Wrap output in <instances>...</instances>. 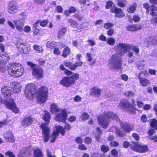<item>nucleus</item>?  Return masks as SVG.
Listing matches in <instances>:
<instances>
[{
  "mask_svg": "<svg viewBox=\"0 0 157 157\" xmlns=\"http://www.w3.org/2000/svg\"><path fill=\"white\" fill-rule=\"evenodd\" d=\"M25 43L19 41L16 44V47L18 49V51L20 52V50L21 49H23L25 47Z\"/></svg>",
  "mask_w": 157,
  "mask_h": 157,
  "instance_id": "30",
  "label": "nucleus"
},
{
  "mask_svg": "<svg viewBox=\"0 0 157 157\" xmlns=\"http://www.w3.org/2000/svg\"><path fill=\"white\" fill-rule=\"evenodd\" d=\"M117 120V116L112 112H107L104 114L100 115L98 117V121L99 125L103 128H106L109 124L108 119Z\"/></svg>",
  "mask_w": 157,
  "mask_h": 157,
  "instance_id": "5",
  "label": "nucleus"
},
{
  "mask_svg": "<svg viewBox=\"0 0 157 157\" xmlns=\"http://www.w3.org/2000/svg\"><path fill=\"white\" fill-rule=\"evenodd\" d=\"M64 64L66 67H69L71 70V67L73 66V64L70 62H64Z\"/></svg>",
  "mask_w": 157,
  "mask_h": 157,
  "instance_id": "55",
  "label": "nucleus"
},
{
  "mask_svg": "<svg viewBox=\"0 0 157 157\" xmlns=\"http://www.w3.org/2000/svg\"><path fill=\"white\" fill-rule=\"evenodd\" d=\"M82 41L81 40H78L73 41V44L75 47H77V46L81 44Z\"/></svg>",
  "mask_w": 157,
  "mask_h": 157,
  "instance_id": "45",
  "label": "nucleus"
},
{
  "mask_svg": "<svg viewBox=\"0 0 157 157\" xmlns=\"http://www.w3.org/2000/svg\"><path fill=\"white\" fill-rule=\"evenodd\" d=\"M67 117V114L66 109H63L56 114L55 119L58 121L64 122L66 121Z\"/></svg>",
  "mask_w": 157,
  "mask_h": 157,
  "instance_id": "12",
  "label": "nucleus"
},
{
  "mask_svg": "<svg viewBox=\"0 0 157 157\" xmlns=\"http://www.w3.org/2000/svg\"><path fill=\"white\" fill-rule=\"evenodd\" d=\"M89 25V24L87 22H83L79 26V29L75 30V31H77L78 32L82 31L84 29L88 27Z\"/></svg>",
  "mask_w": 157,
  "mask_h": 157,
  "instance_id": "25",
  "label": "nucleus"
},
{
  "mask_svg": "<svg viewBox=\"0 0 157 157\" xmlns=\"http://www.w3.org/2000/svg\"><path fill=\"white\" fill-rule=\"evenodd\" d=\"M31 153L29 148L22 149L20 151L18 157H28Z\"/></svg>",
  "mask_w": 157,
  "mask_h": 157,
  "instance_id": "20",
  "label": "nucleus"
},
{
  "mask_svg": "<svg viewBox=\"0 0 157 157\" xmlns=\"http://www.w3.org/2000/svg\"><path fill=\"white\" fill-rule=\"evenodd\" d=\"M27 64L32 67V75L35 78L40 79L43 77L44 71L41 68L35 67L36 65L30 62H27Z\"/></svg>",
  "mask_w": 157,
  "mask_h": 157,
  "instance_id": "9",
  "label": "nucleus"
},
{
  "mask_svg": "<svg viewBox=\"0 0 157 157\" xmlns=\"http://www.w3.org/2000/svg\"><path fill=\"white\" fill-rule=\"evenodd\" d=\"M32 122V118L30 117H27L23 119L21 122V124L24 126H27L30 125Z\"/></svg>",
  "mask_w": 157,
  "mask_h": 157,
  "instance_id": "21",
  "label": "nucleus"
},
{
  "mask_svg": "<svg viewBox=\"0 0 157 157\" xmlns=\"http://www.w3.org/2000/svg\"><path fill=\"white\" fill-rule=\"evenodd\" d=\"M19 15L22 17V18H19L20 19H23L25 21V19L27 18V15L26 13L24 12H22L19 14Z\"/></svg>",
  "mask_w": 157,
  "mask_h": 157,
  "instance_id": "61",
  "label": "nucleus"
},
{
  "mask_svg": "<svg viewBox=\"0 0 157 157\" xmlns=\"http://www.w3.org/2000/svg\"><path fill=\"white\" fill-rule=\"evenodd\" d=\"M34 154L36 157H41L42 155V153L41 150L38 148L34 150Z\"/></svg>",
  "mask_w": 157,
  "mask_h": 157,
  "instance_id": "34",
  "label": "nucleus"
},
{
  "mask_svg": "<svg viewBox=\"0 0 157 157\" xmlns=\"http://www.w3.org/2000/svg\"><path fill=\"white\" fill-rule=\"evenodd\" d=\"M63 109L59 108V106L55 103H53L50 106V111L52 113H58Z\"/></svg>",
  "mask_w": 157,
  "mask_h": 157,
  "instance_id": "23",
  "label": "nucleus"
},
{
  "mask_svg": "<svg viewBox=\"0 0 157 157\" xmlns=\"http://www.w3.org/2000/svg\"><path fill=\"white\" fill-rule=\"evenodd\" d=\"M115 133L119 137H122L124 136L123 132L118 128H117Z\"/></svg>",
  "mask_w": 157,
  "mask_h": 157,
  "instance_id": "50",
  "label": "nucleus"
},
{
  "mask_svg": "<svg viewBox=\"0 0 157 157\" xmlns=\"http://www.w3.org/2000/svg\"><path fill=\"white\" fill-rule=\"evenodd\" d=\"M55 10L57 12L61 13L63 12V9L62 7L60 6H57L55 9Z\"/></svg>",
  "mask_w": 157,
  "mask_h": 157,
  "instance_id": "49",
  "label": "nucleus"
},
{
  "mask_svg": "<svg viewBox=\"0 0 157 157\" xmlns=\"http://www.w3.org/2000/svg\"><path fill=\"white\" fill-rule=\"evenodd\" d=\"M118 2V5L121 7H124L126 4L127 2L126 0H117Z\"/></svg>",
  "mask_w": 157,
  "mask_h": 157,
  "instance_id": "42",
  "label": "nucleus"
},
{
  "mask_svg": "<svg viewBox=\"0 0 157 157\" xmlns=\"http://www.w3.org/2000/svg\"><path fill=\"white\" fill-rule=\"evenodd\" d=\"M151 125L155 129L157 130V120L155 119H152L151 122Z\"/></svg>",
  "mask_w": 157,
  "mask_h": 157,
  "instance_id": "43",
  "label": "nucleus"
},
{
  "mask_svg": "<svg viewBox=\"0 0 157 157\" xmlns=\"http://www.w3.org/2000/svg\"><path fill=\"white\" fill-rule=\"evenodd\" d=\"M101 150L104 152H107L109 150L108 147L105 145H102L101 147Z\"/></svg>",
  "mask_w": 157,
  "mask_h": 157,
  "instance_id": "51",
  "label": "nucleus"
},
{
  "mask_svg": "<svg viewBox=\"0 0 157 157\" xmlns=\"http://www.w3.org/2000/svg\"><path fill=\"white\" fill-rule=\"evenodd\" d=\"M151 15L152 16L156 15V11H157V7H155L153 5L151 6Z\"/></svg>",
  "mask_w": 157,
  "mask_h": 157,
  "instance_id": "36",
  "label": "nucleus"
},
{
  "mask_svg": "<svg viewBox=\"0 0 157 157\" xmlns=\"http://www.w3.org/2000/svg\"><path fill=\"white\" fill-rule=\"evenodd\" d=\"M5 155L7 156H8L9 157H15L13 153L10 151H8L6 152Z\"/></svg>",
  "mask_w": 157,
  "mask_h": 157,
  "instance_id": "64",
  "label": "nucleus"
},
{
  "mask_svg": "<svg viewBox=\"0 0 157 157\" xmlns=\"http://www.w3.org/2000/svg\"><path fill=\"white\" fill-rule=\"evenodd\" d=\"M10 65L8 68V71L9 75L11 76L17 78L23 75L24 69L21 64L13 63Z\"/></svg>",
  "mask_w": 157,
  "mask_h": 157,
  "instance_id": "6",
  "label": "nucleus"
},
{
  "mask_svg": "<svg viewBox=\"0 0 157 157\" xmlns=\"http://www.w3.org/2000/svg\"><path fill=\"white\" fill-rule=\"evenodd\" d=\"M96 132H97V133L95 135V139L96 141H99L100 135L101 133V132L99 128H97Z\"/></svg>",
  "mask_w": 157,
  "mask_h": 157,
  "instance_id": "41",
  "label": "nucleus"
},
{
  "mask_svg": "<svg viewBox=\"0 0 157 157\" xmlns=\"http://www.w3.org/2000/svg\"><path fill=\"white\" fill-rule=\"evenodd\" d=\"M89 116L87 113L83 112L80 118L82 121H85L89 118Z\"/></svg>",
  "mask_w": 157,
  "mask_h": 157,
  "instance_id": "38",
  "label": "nucleus"
},
{
  "mask_svg": "<svg viewBox=\"0 0 157 157\" xmlns=\"http://www.w3.org/2000/svg\"><path fill=\"white\" fill-rule=\"evenodd\" d=\"M140 17L138 15H134L133 17V20L135 22H138L140 20Z\"/></svg>",
  "mask_w": 157,
  "mask_h": 157,
  "instance_id": "52",
  "label": "nucleus"
},
{
  "mask_svg": "<svg viewBox=\"0 0 157 157\" xmlns=\"http://www.w3.org/2000/svg\"><path fill=\"white\" fill-rule=\"evenodd\" d=\"M121 127L124 132H128L132 131L133 128V126L127 123H122L121 124Z\"/></svg>",
  "mask_w": 157,
  "mask_h": 157,
  "instance_id": "18",
  "label": "nucleus"
},
{
  "mask_svg": "<svg viewBox=\"0 0 157 157\" xmlns=\"http://www.w3.org/2000/svg\"><path fill=\"white\" fill-rule=\"evenodd\" d=\"M128 44L120 43L115 46L114 49L117 54L111 56L108 61V66L111 70L120 69L122 65L121 56L128 52Z\"/></svg>",
  "mask_w": 157,
  "mask_h": 157,
  "instance_id": "2",
  "label": "nucleus"
},
{
  "mask_svg": "<svg viewBox=\"0 0 157 157\" xmlns=\"http://www.w3.org/2000/svg\"><path fill=\"white\" fill-rule=\"evenodd\" d=\"M7 22L11 28L14 29L15 28L17 31L21 32L23 30L25 21L23 19L18 18L13 20V23L10 20L7 21Z\"/></svg>",
  "mask_w": 157,
  "mask_h": 157,
  "instance_id": "8",
  "label": "nucleus"
},
{
  "mask_svg": "<svg viewBox=\"0 0 157 157\" xmlns=\"http://www.w3.org/2000/svg\"><path fill=\"white\" fill-rule=\"evenodd\" d=\"M89 45L92 47L96 45L95 42L93 40H89L87 41Z\"/></svg>",
  "mask_w": 157,
  "mask_h": 157,
  "instance_id": "58",
  "label": "nucleus"
},
{
  "mask_svg": "<svg viewBox=\"0 0 157 157\" xmlns=\"http://www.w3.org/2000/svg\"><path fill=\"white\" fill-rule=\"evenodd\" d=\"M2 95L3 99H0V102L3 103L8 109L12 110L15 113H18L19 109L17 107L14 100L11 98L13 92L10 87L3 86L1 90Z\"/></svg>",
  "mask_w": 157,
  "mask_h": 157,
  "instance_id": "3",
  "label": "nucleus"
},
{
  "mask_svg": "<svg viewBox=\"0 0 157 157\" xmlns=\"http://www.w3.org/2000/svg\"><path fill=\"white\" fill-rule=\"evenodd\" d=\"M36 88L35 84H27L25 91V97L30 100L36 97L37 102L41 104L45 102L48 97V89L44 86H41L36 91Z\"/></svg>",
  "mask_w": 157,
  "mask_h": 157,
  "instance_id": "1",
  "label": "nucleus"
},
{
  "mask_svg": "<svg viewBox=\"0 0 157 157\" xmlns=\"http://www.w3.org/2000/svg\"><path fill=\"white\" fill-rule=\"evenodd\" d=\"M7 10V11L9 13L11 14H14L17 12L18 6L15 2H11L9 3Z\"/></svg>",
  "mask_w": 157,
  "mask_h": 157,
  "instance_id": "13",
  "label": "nucleus"
},
{
  "mask_svg": "<svg viewBox=\"0 0 157 157\" xmlns=\"http://www.w3.org/2000/svg\"><path fill=\"white\" fill-rule=\"evenodd\" d=\"M113 4V2L111 1H109L106 3V8L107 9L110 8Z\"/></svg>",
  "mask_w": 157,
  "mask_h": 157,
  "instance_id": "62",
  "label": "nucleus"
},
{
  "mask_svg": "<svg viewBox=\"0 0 157 157\" xmlns=\"http://www.w3.org/2000/svg\"><path fill=\"white\" fill-rule=\"evenodd\" d=\"M148 74L147 71L146 70L144 71L141 72L139 74V78L147 77Z\"/></svg>",
  "mask_w": 157,
  "mask_h": 157,
  "instance_id": "47",
  "label": "nucleus"
},
{
  "mask_svg": "<svg viewBox=\"0 0 157 157\" xmlns=\"http://www.w3.org/2000/svg\"><path fill=\"white\" fill-rule=\"evenodd\" d=\"M10 87L13 93H17L21 91V85L19 82H13L10 84Z\"/></svg>",
  "mask_w": 157,
  "mask_h": 157,
  "instance_id": "15",
  "label": "nucleus"
},
{
  "mask_svg": "<svg viewBox=\"0 0 157 157\" xmlns=\"http://www.w3.org/2000/svg\"><path fill=\"white\" fill-rule=\"evenodd\" d=\"M139 78L141 85L143 86H146L149 82V80L147 79L142 77Z\"/></svg>",
  "mask_w": 157,
  "mask_h": 157,
  "instance_id": "27",
  "label": "nucleus"
},
{
  "mask_svg": "<svg viewBox=\"0 0 157 157\" xmlns=\"http://www.w3.org/2000/svg\"><path fill=\"white\" fill-rule=\"evenodd\" d=\"M118 106L120 109H124L128 112L133 114L135 113L136 109L127 101L124 100L121 101Z\"/></svg>",
  "mask_w": 157,
  "mask_h": 157,
  "instance_id": "10",
  "label": "nucleus"
},
{
  "mask_svg": "<svg viewBox=\"0 0 157 157\" xmlns=\"http://www.w3.org/2000/svg\"><path fill=\"white\" fill-rule=\"evenodd\" d=\"M132 149L136 152L145 153L148 151L149 149L147 145H143L132 142L130 145Z\"/></svg>",
  "mask_w": 157,
  "mask_h": 157,
  "instance_id": "11",
  "label": "nucleus"
},
{
  "mask_svg": "<svg viewBox=\"0 0 157 157\" xmlns=\"http://www.w3.org/2000/svg\"><path fill=\"white\" fill-rule=\"evenodd\" d=\"M82 64V62L78 60L75 64H73V66L71 67V70H75L77 67L81 66Z\"/></svg>",
  "mask_w": 157,
  "mask_h": 157,
  "instance_id": "33",
  "label": "nucleus"
},
{
  "mask_svg": "<svg viewBox=\"0 0 157 157\" xmlns=\"http://www.w3.org/2000/svg\"><path fill=\"white\" fill-rule=\"evenodd\" d=\"M131 50H132L134 52L136 53H138L139 52V49L136 46L128 44V52Z\"/></svg>",
  "mask_w": 157,
  "mask_h": 157,
  "instance_id": "31",
  "label": "nucleus"
},
{
  "mask_svg": "<svg viewBox=\"0 0 157 157\" xmlns=\"http://www.w3.org/2000/svg\"><path fill=\"white\" fill-rule=\"evenodd\" d=\"M106 42L109 45L113 46L115 43V40L113 37L109 38L106 40Z\"/></svg>",
  "mask_w": 157,
  "mask_h": 157,
  "instance_id": "35",
  "label": "nucleus"
},
{
  "mask_svg": "<svg viewBox=\"0 0 157 157\" xmlns=\"http://www.w3.org/2000/svg\"><path fill=\"white\" fill-rule=\"evenodd\" d=\"M86 56L88 61L89 62L91 61L92 59L91 54L90 53H86Z\"/></svg>",
  "mask_w": 157,
  "mask_h": 157,
  "instance_id": "63",
  "label": "nucleus"
},
{
  "mask_svg": "<svg viewBox=\"0 0 157 157\" xmlns=\"http://www.w3.org/2000/svg\"><path fill=\"white\" fill-rule=\"evenodd\" d=\"M102 90L97 87L95 86L90 89V94L97 97H99L101 95Z\"/></svg>",
  "mask_w": 157,
  "mask_h": 157,
  "instance_id": "19",
  "label": "nucleus"
},
{
  "mask_svg": "<svg viewBox=\"0 0 157 157\" xmlns=\"http://www.w3.org/2000/svg\"><path fill=\"white\" fill-rule=\"evenodd\" d=\"M33 48L38 53H42L44 51V50L41 46L36 44L34 45Z\"/></svg>",
  "mask_w": 157,
  "mask_h": 157,
  "instance_id": "32",
  "label": "nucleus"
},
{
  "mask_svg": "<svg viewBox=\"0 0 157 157\" xmlns=\"http://www.w3.org/2000/svg\"><path fill=\"white\" fill-rule=\"evenodd\" d=\"M68 21L73 27L75 28H78V25L75 21H73L72 19H70L68 20Z\"/></svg>",
  "mask_w": 157,
  "mask_h": 157,
  "instance_id": "37",
  "label": "nucleus"
},
{
  "mask_svg": "<svg viewBox=\"0 0 157 157\" xmlns=\"http://www.w3.org/2000/svg\"><path fill=\"white\" fill-rule=\"evenodd\" d=\"M10 121H11V120H6L2 121L0 122V128L2 127L4 125L6 124L8 122Z\"/></svg>",
  "mask_w": 157,
  "mask_h": 157,
  "instance_id": "57",
  "label": "nucleus"
},
{
  "mask_svg": "<svg viewBox=\"0 0 157 157\" xmlns=\"http://www.w3.org/2000/svg\"><path fill=\"white\" fill-rule=\"evenodd\" d=\"M113 24L110 22H108L104 24V28L105 29H109L113 27Z\"/></svg>",
  "mask_w": 157,
  "mask_h": 157,
  "instance_id": "48",
  "label": "nucleus"
},
{
  "mask_svg": "<svg viewBox=\"0 0 157 157\" xmlns=\"http://www.w3.org/2000/svg\"><path fill=\"white\" fill-rule=\"evenodd\" d=\"M124 94L127 97H133L135 95V94L134 92L130 91H126Z\"/></svg>",
  "mask_w": 157,
  "mask_h": 157,
  "instance_id": "44",
  "label": "nucleus"
},
{
  "mask_svg": "<svg viewBox=\"0 0 157 157\" xmlns=\"http://www.w3.org/2000/svg\"><path fill=\"white\" fill-rule=\"evenodd\" d=\"M92 139L89 137H86L84 140L85 143L86 144H90L91 143Z\"/></svg>",
  "mask_w": 157,
  "mask_h": 157,
  "instance_id": "59",
  "label": "nucleus"
},
{
  "mask_svg": "<svg viewBox=\"0 0 157 157\" xmlns=\"http://www.w3.org/2000/svg\"><path fill=\"white\" fill-rule=\"evenodd\" d=\"M67 31L66 28H63L59 30L58 34V37L59 38H60L64 36Z\"/></svg>",
  "mask_w": 157,
  "mask_h": 157,
  "instance_id": "28",
  "label": "nucleus"
},
{
  "mask_svg": "<svg viewBox=\"0 0 157 157\" xmlns=\"http://www.w3.org/2000/svg\"><path fill=\"white\" fill-rule=\"evenodd\" d=\"M136 7V3H134L132 6H130L129 8L128 9L127 11L128 12L132 13L135 10Z\"/></svg>",
  "mask_w": 157,
  "mask_h": 157,
  "instance_id": "39",
  "label": "nucleus"
},
{
  "mask_svg": "<svg viewBox=\"0 0 157 157\" xmlns=\"http://www.w3.org/2000/svg\"><path fill=\"white\" fill-rule=\"evenodd\" d=\"M76 119V117L74 116H71L68 119V121L70 122H73L75 121Z\"/></svg>",
  "mask_w": 157,
  "mask_h": 157,
  "instance_id": "60",
  "label": "nucleus"
},
{
  "mask_svg": "<svg viewBox=\"0 0 157 157\" xmlns=\"http://www.w3.org/2000/svg\"><path fill=\"white\" fill-rule=\"evenodd\" d=\"M121 79L125 81H127L128 79V76L125 74H122L121 75Z\"/></svg>",
  "mask_w": 157,
  "mask_h": 157,
  "instance_id": "54",
  "label": "nucleus"
},
{
  "mask_svg": "<svg viewBox=\"0 0 157 157\" xmlns=\"http://www.w3.org/2000/svg\"><path fill=\"white\" fill-rule=\"evenodd\" d=\"M31 29L30 26L28 25L25 26L24 28H23V30L26 33H28L29 32Z\"/></svg>",
  "mask_w": 157,
  "mask_h": 157,
  "instance_id": "53",
  "label": "nucleus"
},
{
  "mask_svg": "<svg viewBox=\"0 0 157 157\" xmlns=\"http://www.w3.org/2000/svg\"><path fill=\"white\" fill-rule=\"evenodd\" d=\"M43 118L46 122V123H43L40 125L42 129V136L44 139V142H47L50 138V130L47 124L49 123L50 118L49 113L46 111H44L42 114Z\"/></svg>",
  "mask_w": 157,
  "mask_h": 157,
  "instance_id": "4",
  "label": "nucleus"
},
{
  "mask_svg": "<svg viewBox=\"0 0 157 157\" xmlns=\"http://www.w3.org/2000/svg\"><path fill=\"white\" fill-rule=\"evenodd\" d=\"M48 22V20H44L43 21H39L40 25L42 27L46 26Z\"/></svg>",
  "mask_w": 157,
  "mask_h": 157,
  "instance_id": "46",
  "label": "nucleus"
},
{
  "mask_svg": "<svg viewBox=\"0 0 157 157\" xmlns=\"http://www.w3.org/2000/svg\"><path fill=\"white\" fill-rule=\"evenodd\" d=\"M57 45L58 44L57 43L54 41H50L47 42L46 45L47 48L51 49H54V48H56Z\"/></svg>",
  "mask_w": 157,
  "mask_h": 157,
  "instance_id": "26",
  "label": "nucleus"
},
{
  "mask_svg": "<svg viewBox=\"0 0 157 157\" xmlns=\"http://www.w3.org/2000/svg\"><path fill=\"white\" fill-rule=\"evenodd\" d=\"M64 127V128L62 126L59 125L56 126L55 127L52 135L51 137L50 136V138L51 139L50 140L51 143L54 142L55 141L56 137L59 135V132L62 135H64L65 134V129L69 130L71 128L70 124L68 123H66Z\"/></svg>",
  "mask_w": 157,
  "mask_h": 157,
  "instance_id": "7",
  "label": "nucleus"
},
{
  "mask_svg": "<svg viewBox=\"0 0 157 157\" xmlns=\"http://www.w3.org/2000/svg\"><path fill=\"white\" fill-rule=\"evenodd\" d=\"M136 103L138 108H142L143 107L144 104L142 102L137 100Z\"/></svg>",
  "mask_w": 157,
  "mask_h": 157,
  "instance_id": "56",
  "label": "nucleus"
},
{
  "mask_svg": "<svg viewBox=\"0 0 157 157\" xmlns=\"http://www.w3.org/2000/svg\"><path fill=\"white\" fill-rule=\"evenodd\" d=\"M59 84L65 87H68L73 85L69 77L65 76L60 81Z\"/></svg>",
  "mask_w": 157,
  "mask_h": 157,
  "instance_id": "16",
  "label": "nucleus"
},
{
  "mask_svg": "<svg viewBox=\"0 0 157 157\" xmlns=\"http://www.w3.org/2000/svg\"><path fill=\"white\" fill-rule=\"evenodd\" d=\"M141 27V26L139 24H133L128 25L127 29L129 31H133L140 29Z\"/></svg>",
  "mask_w": 157,
  "mask_h": 157,
  "instance_id": "22",
  "label": "nucleus"
},
{
  "mask_svg": "<svg viewBox=\"0 0 157 157\" xmlns=\"http://www.w3.org/2000/svg\"><path fill=\"white\" fill-rule=\"evenodd\" d=\"M71 50L69 47L67 46L66 47L63 49L62 56L66 58L68 55L70 53Z\"/></svg>",
  "mask_w": 157,
  "mask_h": 157,
  "instance_id": "29",
  "label": "nucleus"
},
{
  "mask_svg": "<svg viewBox=\"0 0 157 157\" xmlns=\"http://www.w3.org/2000/svg\"><path fill=\"white\" fill-rule=\"evenodd\" d=\"M70 80L73 85L75 83V81L77 80L79 78V75L77 73H75L72 74L71 77H69Z\"/></svg>",
  "mask_w": 157,
  "mask_h": 157,
  "instance_id": "24",
  "label": "nucleus"
},
{
  "mask_svg": "<svg viewBox=\"0 0 157 157\" xmlns=\"http://www.w3.org/2000/svg\"><path fill=\"white\" fill-rule=\"evenodd\" d=\"M4 136L6 141L7 142H13L15 141L14 137L10 131H8L5 132Z\"/></svg>",
  "mask_w": 157,
  "mask_h": 157,
  "instance_id": "17",
  "label": "nucleus"
},
{
  "mask_svg": "<svg viewBox=\"0 0 157 157\" xmlns=\"http://www.w3.org/2000/svg\"><path fill=\"white\" fill-rule=\"evenodd\" d=\"M30 48L29 46H27L26 44L23 49H21L20 50V52L21 53H27L30 50Z\"/></svg>",
  "mask_w": 157,
  "mask_h": 157,
  "instance_id": "40",
  "label": "nucleus"
},
{
  "mask_svg": "<svg viewBox=\"0 0 157 157\" xmlns=\"http://www.w3.org/2000/svg\"><path fill=\"white\" fill-rule=\"evenodd\" d=\"M110 11L112 13H115V17H116L122 18L125 15L121 9L117 8L115 6L112 7Z\"/></svg>",
  "mask_w": 157,
  "mask_h": 157,
  "instance_id": "14",
  "label": "nucleus"
}]
</instances>
